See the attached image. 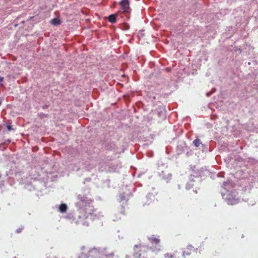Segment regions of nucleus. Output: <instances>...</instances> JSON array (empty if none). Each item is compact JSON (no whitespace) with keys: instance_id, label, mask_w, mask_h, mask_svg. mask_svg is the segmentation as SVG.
<instances>
[{"instance_id":"nucleus-11","label":"nucleus","mask_w":258,"mask_h":258,"mask_svg":"<svg viewBox=\"0 0 258 258\" xmlns=\"http://www.w3.org/2000/svg\"><path fill=\"white\" fill-rule=\"evenodd\" d=\"M113 253H109L107 255V257H113Z\"/></svg>"},{"instance_id":"nucleus-13","label":"nucleus","mask_w":258,"mask_h":258,"mask_svg":"<svg viewBox=\"0 0 258 258\" xmlns=\"http://www.w3.org/2000/svg\"><path fill=\"white\" fill-rule=\"evenodd\" d=\"M141 253H139V254L138 257H139V258L141 257Z\"/></svg>"},{"instance_id":"nucleus-4","label":"nucleus","mask_w":258,"mask_h":258,"mask_svg":"<svg viewBox=\"0 0 258 258\" xmlns=\"http://www.w3.org/2000/svg\"><path fill=\"white\" fill-rule=\"evenodd\" d=\"M117 16H118L117 14H112V15H110L108 18V21L111 23H114L116 22V17Z\"/></svg>"},{"instance_id":"nucleus-6","label":"nucleus","mask_w":258,"mask_h":258,"mask_svg":"<svg viewBox=\"0 0 258 258\" xmlns=\"http://www.w3.org/2000/svg\"><path fill=\"white\" fill-rule=\"evenodd\" d=\"M59 209L60 212L64 213L67 211V206L64 204H61L59 207Z\"/></svg>"},{"instance_id":"nucleus-3","label":"nucleus","mask_w":258,"mask_h":258,"mask_svg":"<svg viewBox=\"0 0 258 258\" xmlns=\"http://www.w3.org/2000/svg\"><path fill=\"white\" fill-rule=\"evenodd\" d=\"M164 258H179V253L177 251H174L173 252H167L164 255Z\"/></svg>"},{"instance_id":"nucleus-8","label":"nucleus","mask_w":258,"mask_h":258,"mask_svg":"<svg viewBox=\"0 0 258 258\" xmlns=\"http://www.w3.org/2000/svg\"><path fill=\"white\" fill-rule=\"evenodd\" d=\"M194 145L197 147H198L200 146V145L201 144H202V142L201 141V140L199 139H196L194 141Z\"/></svg>"},{"instance_id":"nucleus-7","label":"nucleus","mask_w":258,"mask_h":258,"mask_svg":"<svg viewBox=\"0 0 258 258\" xmlns=\"http://www.w3.org/2000/svg\"><path fill=\"white\" fill-rule=\"evenodd\" d=\"M51 23L55 26L59 25L60 24V21L57 18H54L51 20Z\"/></svg>"},{"instance_id":"nucleus-10","label":"nucleus","mask_w":258,"mask_h":258,"mask_svg":"<svg viewBox=\"0 0 258 258\" xmlns=\"http://www.w3.org/2000/svg\"><path fill=\"white\" fill-rule=\"evenodd\" d=\"M141 247V244H136L134 245L135 248H140Z\"/></svg>"},{"instance_id":"nucleus-1","label":"nucleus","mask_w":258,"mask_h":258,"mask_svg":"<svg viewBox=\"0 0 258 258\" xmlns=\"http://www.w3.org/2000/svg\"><path fill=\"white\" fill-rule=\"evenodd\" d=\"M195 250L194 247L191 245L186 246L182 249V255L184 257H186L187 256H189Z\"/></svg>"},{"instance_id":"nucleus-2","label":"nucleus","mask_w":258,"mask_h":258,"mask_svg":"<svg viewBox=\"0 0 258 258\" xmlns=\"http://www.w3.org/2000/svg\"><path fill=\"white\" fill-rule=\"evenodd\" d=\"M122 10L123 12L127 13L130 10V4L128 0H121L119 2Z\"/></svg>"},{"instance_id":"nucleus-5","label":"nucleus","mask_w":258,"mask_h":258,"mask_svg":"<svg viewBox=\"0 0 258 258\" xmlns=\"http://www.w3.org/2000/svg\"><path fill=\"white\" fill-rule=\"evenodd\" d=\"M149 240L152 244H158L160 242V240L158 238L152 237L149 238Z\"/></svg>"},{"instance_id":"nucleus-9","label":"nucleus","mask_w":258,"mask_h":258,"mask_svg":"<svg viewBox=\"0 0 258 258\" xmlns=\"http://www.w3.org/2000/svg\"><path fill=\"white\" fill-rule=\"evenodd\" d=\"M7 127L8 131H11L12 130V126L10 124H8Z\"/></svg>"},{"instance_id":"nucleus-12","label":"nucleus","mask_w":258,"mask_h":258,"mask_svg":"<svg viewBox=\"0 0 258 258\" xmlns=\"http://www.w3.org/2000/svg\"><path fill=\"white\" fill-rule=\"evenodd\" d=\"M4 77H0V82H2L4 81Z\"/></svg>"}]
</instances>
